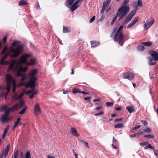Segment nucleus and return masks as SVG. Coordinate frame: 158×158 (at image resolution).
I'll list each match as a JSON object with an SVG mask.
<instances>
[{"mask_svg": "<svg viewBox=\"0 0 158 158\" xmlns=\"http://www.w3.org/2000/svg\"><path fill=\"white\" fill-rule=\"evenodd\" d=\"M17 73L16 75L18 77H21V81H24V80L27 79H28V82L26 85V88L30 87L31 88H33L36 86V80L37 77L35 75L38 72V70L37 69H34L31 70L28 74H22L21 72H26L27 70L26 67H22Z\"/></svg>", "mask_w": 158, "mask_h": 158, "instance_id": "f257e3e1", "label": "nucleus"}, {"mask_svg": "<svg viewBox=\"0 0 158 158\" xmlns=\"http://www.w3.org/2000/svg\"><path fill=\"white\" fill-rule=\"evenodd\" d=\"M136 12V10H134L131 12L126 18L124 22L122 23L118 28L117 33L114 38V41L115 42H118L119 44L121 46L123 45L124 41L123 34L120 31L124 27V25L128 23L131 20L135 14Z\"/></svg>", "mask_w": 158, "mask_h": 158, "instance_id": "f03ea898", "label": "nucleus"}, {"mask_svg": "<svg viewBox=\"0 0 158 158\" xmlns=\"http://www.w3.org/2000/svg\"><path fill=\"white\" fill-rule=\"evenodd\" d=\"M20 42L19 41H15L11 45L9 52L5 53L6 57L10 56L11 58H17L23 53V46L20 45Z\"/></svg>", "mask_w": 158, "mask_h": 158, "instance_id": "7ed1b4c3", "label": "nucleus"}, {"mask_svg": "<svg viewBox=\"0 0 158 158\" xmlns=\"http://www.w3.org/2000/svg\"><path fill=\"white\" fill-rule=\"evenodd\" d=\"M130 10V8L121 6L118 10L116 13L117 15H118L119 17L118 20H119L125 17L129 12Z\"/></svg>", "mask_w": 158, "mask_h": 158, "instance_id": "20e7f679", "label": "nucleus"}, {"mask_svg": "<svg viewBox=\"0 0 158 158\" xmlns=\"http://www.w3.org/2000/svg\"><path fill=\"white\" fill-rule=\"evenodd\" d=\"M15 63V61L13 60L11 62L9 66V68L7 71L8 72H9L10 70H11L13 72H17V73L19 70L21 69H22V66L17 65H16L14 67Z\"/></svg>", "mask_w": 158, "mask_h": 158, "instance_id": "39448f33", "label": "nucleus"}, {"mask_svg": "<svg viewBox=\"0 0 158 158\" xmlns=\"http://www.w3.org/2000/svg\"><path fill=\"white\" fill-rule=\"evenodd\" d=\"M11 77L12 76L9 74H6V83L7 84L6 89L8 92H9L10 90L12 82Z\"/></svg>", "mask_w": 158, "mask_h": 158, "instance_id": "423d86ee", "label": "nucleus"}, {"mask_svg": "<svg viewBox=\"0 0 158 158\" xmlns=\"http://www.w3.org/2000/svg\"><path fill=\"white\" fill-rule=\"evenodd\" d=\"M154 19L152 18L148 20L144 25L145 30H148L154 23Z\"/></svg>", "mask_w": 158, "mask_h": 158, "instance_id": "0eeeda50", "label": "nucleus"}, {"mask_svg": "<svg viewBox=\"0 0 158 158\" xmlns=\"http://www.w3.org/2000/svg\"><path fill=\"white\" fill-rule=\"evenodd\" d=\"M149 54L151 55L154 60L158 61V52L154 50H150L148 52Z\"/></svg>", "mask_w": 158, "mask_h": 158, "instance_id": "6e6552de", "label": "nucleus"}, {"mask_svg": "<svg viewBox=\"0 0 158 158\" xmlns=\"http://www.w3.org/2000/svg\"><path fill=\"white\" fill-rule=\"evenodd\" d=\"M135 75L132 72L131 73H126L123 76V78L124 79H127L130 81L133 80L134 77Z\"/></svg>", "mask_w": 158, "mask_h": 158, "instance_id": "1a4fd4ad", "label": "nucleus"}, {"mask_svg": "<svg viewBox=\"0 0 158 158\" xmlns=\"http://www.w3.org/2000/svg\"><path fill=\"white\" fill-rule=\"evenodd\" d=\"M30 54L26 53L23 56H21L20 58V63L23 64L25 63L26 62V59L30 57Z\"/></svg>", "mask_w": 158, "mask_h": 158, "instance_id": "9d476101", "label": "nucleus"}, {"mask_svg": "<svg viewBox=\"0 0 158 158\" xmlns=\"http://www.w3.org/2000/svg\"><path fill=\"white\" fill-rule=\"evenodd\" d=\"M111 1V0H106V2L104 1L103 2L102 9L101 10V13H102L104 11L105 8L108 6Z\"/></svg>", "mask_w": 158, "mask_h": 158, "instance_id": "9b49d317", "label": "nucleus"}, {"mask_svg": "<svg viewBox=\"0 0 158 158\" xmlns=\"http://www.w3.org/2000/svg\"><path fill=\"white\" fill-rule=\"evenodd\" d=\"M79 3V0H77L76 2L72 5L69 8L72 12H73L77 8L78 6L77 4Z\"/></svg>", "mask_w": 158, "mask_h": 158, "instance_id": "f8f14e48", "label": "nucleus"}, {"mask_svg": "<svg viewBox=\"0 0 158 158\" xmlns=\"http://www.w3.org/2000/svg\"><path fill=\"white\" fill-rule=\"evenodd\" d=\"M138 17H136L134 18V19L132 20L131 21V23L128 25L127 26V28H130L133 27L134 25L138 21Z\"/></svg>", "mask_w": 158, "mask_h": 158, "instance_id": "ddd939ff", "label": "nucleus"}, {"mask_svg": "<svg viewBox=\"0 0 158 158\" xmlns=\"http://www.w3.org/2000/svg\"><path fill=\"white\" fill-rule=\"evenodd\" d=\"M34 114L35 115H37L40 113L41 110L38 104H36L35 105L34 107Z\"/></svg>", "mask_w": 158, "mask_h": 158, "instance_id": "4468645a", "label": "nucleus"}, {"mask_svg": "<svg viewBox=\"0 0 158 158\" xmlns=\"http://www.w3.org/2000/svg\"><path fill=\"white\" fill-rule=\"evenodd\" d=\"M11 83L12 84V91L13 93H15L16 88L15 81V80L12 77H11Z\"/></svg>", "mask_w": 158, "mask_h": 158, "instance_id": "2eb2a0df", "label": "nucleus"}, {"mask_svg": "<svg viewBox=\"0 0 158 158\" xmlns=\"http://www.w3.org/2000/svg\"><path fill=\"white\" fill-rule=\"evenodd\" d=\"M70 132L73 136L77 137L79 136V135L77 134V131L73 127L71 128Z\"/></svg>", "mask_w": 158, "mask_h": 158, "instance_id": "dca6fc26", "label": "nucleus"}, {"mask_svg": "<svg viewBox=\"0 0 158 158\" xmlns=\"http://www.w3.org/2000/svg\"><path fill=\"white\" fill-rule=\"evenodd\" d=\"M91 47H95L99 45L100 42L95 41H90Z\"/></svg>", "mask_w": 158, "mask_h": 158, "instance_id": "f3484780", "label": "nucleus"}, {"mask_svg": "<svg viewBox=\"0 0 158 158\" xmlns=\"http://www.w3.org/2000/svg\"><path fill=\"white\" fill-rule=\"evenodd\" d=\"M9 120V119L8 116L3 115L1 118V121L3 123H5Z\"/></svg>", "mask_w": 158, "mask_h": 158, "instance_id": "a211bd4d", "label": "nucleus"}, {"mask_svg": "<svg viewBox=\"0 0 158 158\" xmlns=\"http://www.w3.org/2000/svg\"><path fill=\"white\" fill-rule=\"evenodd\" d=\"M75 0H67V1L66 2V6L69 8H70Z\"/></svg>", "mask_w": 158, "mask_h": 158, "instance_id": "6ab92c4d", "label": "nucleus"}, {"mask_svg": "<svg viewBox=\"0 0 158 158\" xmlns=\"http://www.w3.org/2000/svg\"><path fill=\"white\" fill-rule=\"evenodd\" d=\"M10 147V144H9L7 145L5 150V152L4 154V157L5 158H6L7 156Z\"/></svg>", "mask_w": 158, "mask_h": 158, "instance_id": "aec40b11", "label": "nucleus"}, {"mask_svg": "<svg viewBox=\"0 0 158 158\" xmlns=\"http://www.w3.org/2000/svg\"><path fill=\"white\" fill-rule=\"evenodd\" d=\"M29 4L26 1L24 0H20L19 2L18 5L19 6H26Z\"/></svg>", "mask_w": 158, "mask_h": 158, "instance_id": "412c9836", "label": "nucleus"}, {"mask_svg": "<svg viewBox=\"0 0 158 158\" xmlns=\"http://www.w3.org/2000/svg\"><path fill=\"white\" fill-rule=\"evenodd\" d=\"M19 107V104L18 103L15 104L13 106L10 108V110L11 112H13L15 110H17Z\"/></svg>", "mask_w": 158, "mask_h": 158, "instance_id": "4be33fe9", "label": "nucleus"}, {"mask_svg": "<svg viewBox=\"0 0 158 158\" xmlns=\"http://www.w3.org/2000/svg\"><path fill=\"white\" fill-rule=\"evenodd\" d=\"M129 0H125L121 6H126L127 8H130L129 6V5H127L129 3Z\"/></svg>", "mask_w": 158, "mask_h": 158, "instance_id": "5701e85b", "label": "nucleus"}, {"mask_svg": "<svg viewBox=\"0 0 158 158\" xmlns=\"http://www.w3.org/2000/svg\"><path fill=\"white\" fill-rule=\"evenodd\" d=\"M71 31V29L70 27H67L63 26V33H68Z\"/></svg>", "mask_w": 158, "mask_h": 158, "instance_id": "b1692460", "label": "nucleus"}, {"mask_svg": "<svg viewBox=\"0 0 158 158\" xmlns=\"http://www.w3.org/2000/svg\"><path fill=\"white\" fill-rule=\"evenodd\" d=\"M126 109L128 110L130 113H132L133 112H135V109L132 107L127 106L126 107Z\"/></svg>", "mask_w": 158, "mask_h": 158, "instance_id": "393cba45", "label": "nucleus"}, {"mask_svg": "<svg viewBox=\"0 0 158 158\" xmlns=\"http://www.w3.org/2000/svg\"><path fill=\"white\" fill-rule=\"evenodd\" d=\"M141 44L146 46L149 47L152 45V42L150 41L145 42L142 43Z\"/></svg>", "mask_w": 158, "mask_h": 158, "instance_id": "a878e982", "label": "nucleus"}, {"mask_svg": "<svg viewBox=\"0 0 158 158\" xmlns=\"http://www.w3.org/2000/svg\"><path fill=\"white\" fill-rule=\"evenodd\" d=\"M138 50L140 52H143L145 50V48L143 46L139 45L137 47Z\"/></svg>", "mask_w": 158, "mask_h": 158, "instance_id": "bb28decb", "label": "nucleus"}, {"mask_svg": "<svg viewBox=\"0 0 158 158\" xmlns=\"http://www.w3.org/2000/svg\"><path fill=\"white\" fill-rule=\"evenodd\" d=\"M11 111L10 110V108H8L5 111L4 115L6 116H8L9 113Z\"/></svg>", "mask_w": 158, "mask_h": 158, "instance_id": "cd10ccee", "label": "nucleus"}, {"mask_svg": "<svg viewBox=\"0 0 158 158\" xmlns=\"http://www.w3.org/2000/svg\"><path fill=\"white\" fill-rule=\"evenodd\" d=\"M114 127L116 128H123V124H115L114 125Z\"/></svg>", "mask_w": 158, "mask_h": 158, "instance_id": "c85d7f7f", "label": "nucleus"}, {"mask_svg": "<svg viewBox=\"0 0 158 158\" xmlns=\"http://www.w3.org/2000/svg\"><path fill=\"white\" fill-rule=\"evenodd\" d=\"M24 89L23 90L22 92L19 96L18 98H17L16 99V100H18V99H20L21 98H22V97L24 95Z\"/></svg>", "mask_w": 158, "mask_h": 158, "instance_id": "c756f323", "label": "nucleus"}, {"mask_svg": "<svg viewBox=\"0 0 158 158\" xmlns=\"http://www.w3.org/2000/svg\"><path fill=\"white\" fill-rule=\"evenodd\" d=\"M148 145L144 147V149H146L148 148H150L151 149H153L154 147L151 145L150 144H149L147 145Z\"/></svg>", "mask_w": 158, "mask_h": 158, "instance_id": "7c9ffc66", "label": "nucleus"}, {"mask_svg": "<svg viewBox=\"0 0 158 158\" xmlns=\"http://www.w3.org/2000/svg\"><path fill=\"white\" fill-rule=\"evenodd\" d=\"M25 158H31V155L29 151H28L26 152Z\"/></svg>", "mask_w": 158, "mask_h": 158, "instance_id": "2f4dec72", "label": "nucleus"}, {"mask_svg": "<svg viewBox=\"0 0 158 158\" xmlns=\"http://www.w3.org/2000/svg\"><path fill=\"white\" fill-rule=\"evenodd\" d=\"M9 128V126L8 125L5 129L3 134L6 135V134L8 131Z\"/></svg>", "mask_w": 158, "mask_h": 158, "instance_id": "473e14b6", "label": "nucleus"}, {"mask_svg": "<svg viewBox=\"0 0 158 158\" xmlns=\"http://www.w3.org/2000/svg\"><path fill=\"white\" fill-rule=\"evenodd\" d=\"M80 142L82 144H84L85 146H86L87 148H89V146L88 145V143L87 142H84L83 140H80Z\"/></svg>", "mask_w": 158, "mask_h": 158, "instance_id": "72a5a7b5", "label": "nucleus"}, {"mask_svg": "<svg viewBox=\"0 0 158 158\" xmlns=\"http://www.w3.org/2000/svg\"><path fill=\"white\" fill-rule=\"evenodd\" d=\"M26 109V107H24L23 108L19 113V114H23L25 112Z\"/></svg>", "mask_w": 158, "mask_h": 158, "instance_id": "f704fd0d", "label": "nucleus"}, {"mask_svg": "<svg viewBox=\"0 0 158 158\" xmlns=\"http://www.w3.org/2000/svg\"><path fill=\"white\" fill-rule=\"evenodd\" d=\"M114 105L113 102H107L106 103V106H112Z\"/></svg>", "mask_w": 158, "mask_h": 158, "instance_id": "c9c22d12", "label": "nucleus"}, {"mask_svg": "<svg viewBox=\"0 0 158 158\" xmlns=\"http://www.w3.org/2000/svg\"><path fill=\"white\" fill-rule=\"evenodd\" d=\"M144 137L148 138V139H153L154 138V136L152 135L151 134L145 135L144 136Z\"/></svg>", "mask_w": 158, "mask_h": 158, "instance_id": "e433bc0d", "label": "nucleus"}, {"mask_svg": "<svg viewBox=\"0 0 158 158\" xmlns=\"http://www.w3.org/2000/svg\"><path fill=\"white\" fill-rule=\"evenodd\" d=\"M138 6L142 7L143 6V3L142 0H138L137 2Z\"/></svg>", "mask_w": 158, "mask_h": 158, "instance_id": "4c0bfd02", "label": "nucleus"}, {"mask_svg": "<svg viewBox=\"0 0 158 158\" xmlns=\"http://www.w3.org/2000/svg\"><path fill=\"white\" fill-rule=\"evenodd\" d=\"M118 17V16L116 14V15H115L114 18L112 20V21L111 23V25H112L113 24Z\"/></svg>", "mask_w": 158, "mask_h": 158, "instance_id": "58836bf2", "label": "nucleus"}, {"mask_svg": "<svg viewBox=\"0 0 158 158\" xmlns=\"http://www.w3.org/2000/svg\"><path fill=\"white\" fill-rule=\"evenodd\" d=\"M7 49H8V48L7 46H6L3 49V50L2 51V52L1 54H5L6 52L7 51Z\"/></svg>", "mask_w": 158, "mask_h": 158, "instance_id": "ea45409f", "label": "nucleus"}, {"mask_svg": "<svg viewBox=\"0 0 158 158\" xmlns=\"http://www.w3.org/2000/svg\"><path fill=\"white\" fill-rule=\"evenodd\" d=\"M24 105V103L23 101H21L19 102V106L20 108H22Z\"/></svg>", "mask_w": 158, "mask_h": 158, "instance_id": "a19ab883", "label": "nucleus"}, {"mask_svg": "<svg viewBox=\"0 0 158 158\" xmlns=\"http://www.w3.org/2000/svg\"><path fill=\"white\" fill-rule=\"evenodd\" d=\"M8 62L7 61H4V60H2V59L1 60L0 62V63L2 65H4L5 64H8Z\"/></svg>", "mask_w": 158, "mask_h": 158, "instance_id": "79ce46f5", "label": "nucleus"}, {"mask_svg": "<svg viewBox=\"0 0 158 158\" xmlns=\"http://www.w3.org/2000/svg\"><path fill=\"white\" fill-rule=\"evenodd\" d=\"M148 144V142H143L142 143H140V146L143 147L147 145Z\"/></svg>", "mask_w": 158, "mask_h": 158, "instance_id": "37998d69", "label": "nucleus"}, {"mask_svg": "<svg viewBox=\"0 0 158 158\" xmlns=\"http://www.w3.org/2000/svg\"><path fill=\"white\" fill-rule=\"evenodd\" d=\"M18 152V150H16V151L14 152V158H17Z\"/></svg>", "mask_w": 158, "mask_h": 158, "instance_id": "c03bdc74", "label": "nucleus"}, {"mask_svg": "<svg viewBox=\"0 0 158 158\" xmlns=\"http://www.w3.org/2000/svg\"><path fill=\"white\" fill-rule=\"evenodd\" d=\"M73 93L74 94L77 93H79V89H73Z\"/></svg>", "mask_w": 158, "mask_h": 158, "instance_id": "a18cd8bd", "label": "nucleus"}, {"mask_svg": "<svg viewBox=\"0 0 158 158\" xmlns=\"http://www.w3.org/2000/svg\"><path fill=\"white\" fill-rule=\"evenodd\" d=\"M7 108V106H2L1 108L0 109L2 111H3L6 109Z\"/></svg>", "mask_w": 158, "mask_h": 158, "instance_id": "49530a36", "label": "nucleus"}, {"mask_svg": "<svg viewBox=\"0 0 158 158\" xmlns=\"http://www.w3.org/2000/svg\"><path fill=\"white\" fill-rule=\"evenodd\" d=\"M116 29H115V28L114 29V30H113V31L112 32V33L111 34L110 37H112L114 36V34H115V33L116 32Z\"/></svg>", "mask_w": 158, "mask_h": 158, "instance_id": "de8ad7c7", "label": "nucleus"}, {"mask_svg": "<svg viewBox=\"0 0 158 158\" xmlns=\"http://www.w3.org/2000/svg\"><path fill=\"white\" fill-rule=\"evenodd\" d=\"M95 16H94L90 20L89 23H93L95 19Z\"/></svg>", "mask_w": 158, "mask_h": 158, "instance_id": "09e8293b", "label": "nucleus"}, {"mask_svg": "<svg viewBox=\"0 0 158 158\" xmlns=\"http://www.w3.org/2000/svg\"><path fill=\"white\" fill-rule=\"evenodd\" d=\"M144 132H148L150 133L151 131L150 129V128H147L146 129H144Z\"/></svg>", "mask_w": 158, "mask_h": 158, "instance_id": "8fccbe9b", "label": "nucleus"}, {"mask_svg": "<svg viewBox=\"0 0 158 158\" xmlns=\"http://www.w3.org/2000/svg\"><path fill=\"white\" fill-rule=\"evenodd\" d=\"M104 113V112L103 111H101L99 113L95 114H94V115L96 116H98L99 115H102V114H103Z\"/></svg>", "mask_w": 158, "mask_h": 158, "instance_id": "3c124183", "label": "nucleus"}, {"mask_svg": "<svg viewBox=\"0 0 158 158\" xmlns=\"http://www.w3.org/2000/svg\"><path fill=\"white\" fill-rule=\"evenodd\" d=\"M17 93H15L14 94V95L13 96V99H14L15 100L17 101V100H16L17 98H18V97H17Z\"/></svg>", "mask_w": 158, "mask_h": 158, "instance_id": "603ef678", "label": "nucleus"}, {"mask_svg": "<svg viewBox=\"0 0 158 158\" xmlns=\"http://www.w3.org/2000/svg\"><path fill=\"white\" fill-rule=\"evenodd\" d=\"M37 93V91H35L34 92V93L33 94L31 95H30L29 96L30 97V99H32L34 97L35 94H36Z\"/></svg>", "mask_w": 158, "mask_h": 158, "instance_id": "864d4df0", "label": "nucleus"}, {"mask_svg": "<svg viewBox=\"0 0 158 158\" xmlns=\"http://www.w3.org/2000/svg\"><path fill=\"white\" fill-rule=\"evenodd\" d=\"M7 36H6L3 38L2 41L4 43H5L6 42L7 40Z\"/></svg>", "mask_w": 158, "mask_h": 158, "instance_id": "5fc2aeb1", "label": "nucleus"}, {"mask_svg": "<svg viewBox=\"0 0 158 158\" xmlns=\"http://www.w3.org/2000/svg\"><path fill=\"white\" fill-rule=\"evenodd\" d=\"M141 122L143 123V124L145 125L146 126L148 125V123L147 121L145 120H142L141 121Z\"/></svg>", "mask_w": 158, "mask_h": 158, "instance_id": "6e6d98bb", "label": "nucleus"}, {"mask_svg": "<svg viewBox=\"0 0 158 158\" xmlns=\"http://www.w3.org/2000/svg\"><path fill=\"white\" fill-rule=\"evenodd\" d=\"M141 126V125H139L135 127L132 128V130H136L138 129H139L140 127Z\"/></svg>", "mask_w": 158, "mask_h": 158, "instance_id": "4d7b16f0", "label": "nucleus"}, {"mask_svg": "<svg viewBox=\"0 0 158 158\" xmlns=\"http://www.w3.org/2000/svg\"><path fill=\"white\" fill-rule=\"evenodd\" d=\"M19 123L17 122H15L14 123V125L13 127V129H15V127H16L18 125Z\"/></svg>", "mask_w": 158, "mask_h": 158, "instance_id": "13d9d810", "label": "nucleus"}, {"mask_svg": "<svg viewBox=\"0 0 158 158\" xmlns=\"http://www.w3.org/2000/svg\"><path fill=\"white\" fill-rule=\"evenodd\" d=\"M91 97H87L84 98V100L85 101H86L87 100H88L87 102H89V99H91Z\"/></svg>", "mask_w": 158, "mask_h": 158, "instance_id": "bf43d9fd", "label": "nucleus"}, {"mask_svg": "<svg viewBox=\"0 0 158 158\" xmlns=\"http://www.w3.org/2000/svg\"><path fill=\"white\" fill-rule=\"evenodd\" d=\"M35 60L33 59H31L30 61V63L31 64H35Z\"/></svg>", "mask_w": 158, "mask_h": 158, "instance_id": "052dcab7", "label": "nucleus"}, {"mask_svg": "<svg viewBox=\"0 0 158 158\" xmlns=\"http://www.w3.org/2000/svg\"><path fill=\"white\" fill-rule=\"evenodd\" d=\"M156 64V63L155 62H150L148 63V64L150 66L154 65Z\"/></svg>", "mask_w": 158, "mask_h": 158, "instance_id": "680f3d73", "label": "nucleus"}, {"mask_svg": "<svg viewBox=\"0 0 158 158\" xmlns=\"http://www.w3.org/2000/svg\"><path fill=\"white\" fill-rule=\"evenodd\" d=\"M122 109V108L121 106H120L116 108L115 110H116L118 111L119 110H121Z\"/></svg>", "mask_w": 158, "mask_h": 158, "instance_id": "e2e57ef3", "label": "nucleus"}, {"mask_svg": "<svg viewBox=\"0 0 158 158\" xmlns=\"http://www.w3.org/2000/svg\"><path fill=\"white\" fill-rule=\"evenodd\" d=\"M113 142L114 143H117V140L114 138V137H113Z\"/></svg>", "mask_w": 158, "mask_h": 158, "instance_id": "0e129e2a", "label": "nucleus"}, {"mask_svg": "<svg viewBox=\"0 0 158 158\" xmlns=\"http://www.w3.org/2000/svg\"><path fill=\"white\" fill-rule=\"evenodd\" d=\"M34 88H31L32 89L30 90V94H33V93H34V92L35 91H36L35 90H34Z\"/></svg>", "mask_w": 158, "mask_h": 158, "instance_id": "69168bd1", "label": "nucleus"}, {"mask_svg": "<svg viewBox=\"0 0 158 158\" xmlns=\"http://www.w3.org/2000/svg\"><path fill=\"white\" fill-rule=\"evenodd\" d=\"M9 93V92H8V91L7 92H5L4 93V95L5 96V98L6 99L7 98V96L8 95Z\"/></svg>", "mask_w": 158, "mask_h": 158, "instance_id": "338daca9", "label": "nucleus"}, {"mask_svg": "<svg viewBox=\"0 0 158 158\" xmlns=\"http://www.w3.org/2000/svg\"><path fill=\"white\" fill-rule=\"evenodd\" d=\"M154 154L157 156H158V150H157L156 151H155L154 150Z\"/></svg>", "mask_w": 158, "mask_h": 158, "instance_id": "774afa93", "label": "nucleus"}]
</instances>
